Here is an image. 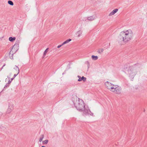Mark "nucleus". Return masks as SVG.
I'll use <instances>...</instances> for the list:
<instances>
[{
    "mask_svg": "<svg viewBox=\"0 0 147 147\" xmlns=\"http://www.w3.org/2000/svg\"><path fill=\"white\" fill-rule=\"evenodd\" d=\"M118 10V9H114L109 14V16H111L114 15Z\"/></svg>",
    "mask_w": 147,
    "mask_h": 147,
    "instance_id": "nucleus-6",
    "label": "nucleus"
},
{
    "mask_svg": "<svg viewBox=\"0 0 147 147\" xmlns=\"http://www.w3.org/2000/svg\"><path fill=\"white\" fill-rule=\"evenodd\" d=\"M9 84H8V83H7V84H6V85L4 87V88L3 89V90H2V91H3L4 89H6V88L7 87H9V85H8Z\"/></svg>",
    "mask_w": 147,
    "mask_h": 147,
    "instance_id": "nucleus-25",
    "label": "nucleus"
},
{
    "mask_svg": "<svg viewBox=\"0 0 147 147\" xmlns=\"http://www.w3.org/2000/svg\"><path fill=\"white\" fill-rule=\"evenodd\" d=\"M44 138V135H41V137L39 139V141L41 142V141Z\"/></svg>",
    "mask_w": 147,
    "mask_h": 147,
    "instance_id": "nucleus-23",
    "label": "nucleus"
},
{
    "mask_svg": "<svg viewBox=\"0 0 147 147\" xmlns=\"http://www.w3.org/2000/svg\"><path fill=\"white\" fill-rule=\"evenodd\" d=\"M15 66H16V70H18V73H17V74H14V76H13V78H14L18 75V74L19 73V68L18 67V66H17L16 65H15Z\"/></svg>",
    "mask_w": 147,
    "mask_h": 147,
    "instance_id": "nucleus-12",
    "label": "nucleus"
},
{
    "mask_svg": "<svg viewBox=\"0 0 147 147\" xmlns=\"http://www.w3.org/2000/svg\"><path fill=\"white\" fill-rule=\"evenodd\" d=\"M86 77H84V76H82V77L79 78L78 79V81L80 82L82 80L83 82H85L86 80Z\"/></svg>",
    "mask_w": 147,
    "mask_h": 147,
    "instance_id": "nucleus-7",
    "label": "nucleus"
},
{
    "mask_svg": "<svg viewBox=\"0 0 147 147\" xmlns=\"http://www.w3.org/2000/svg\"><path fill=\"white\" fill-rule=\"evenodd\" d=\"M92 58L93 60H96L98 59V57L97 56H94V55H92Z\"/></svg>",
    "mask_w": 147,
    "mask_h": 147,
    "instance_id": "nucleus-13",
    "label": "nucleus"
},
{
    "mask_svg": "<svg viewBox=\"0 0 147 147\" xmlns=\"http://www.w3.org/2000/svg\"><path fill=\"white\" fill-rule=\"evenodd\" d=\"M8 108H10V109H11L13 110V107H9V106L8 107Z\"/></svg>",
    "mask_w": 147,
    "mask_h": 147,
    "instance_id": "nucleus-29",
    "label": "nucleus"
},
{
    "mask_svg": "<svg viewBox=\"0 0 147 147\" xmlns=\"http://www.w3.org/2000/svg\"><path fill=\"white\" fill-rule=\"evenodd\" d=\"M117 40L120 44H122L123 42H126L129 40L128 33H125L121 32L118 36Z\"/></svg>",
    "mask_w": 147,
    "mask_h": 147,
    "instance_id": "nucleus-2",
    "label": "nucleus"
},
{
    "mask_svg": "<svg viewBox=\"0 0 147 147\" xmlns=\"http://www.w3.org/2000/svg\"><path fill=\"white\" fill-rule=\"evenodd\" d=\"M78 77L79 78L81 77L80 76H78Z\"/></svg>",
    "mask_w": 147,
    "mask_h": 147,
    "instance_id": "nucleus-31",
    "label": "nucleus"
},
{
    "mask_svg": "<svg viewBox=\"0 0 147 147\" xmlns=\"http://www.w3.org/2000/svg\"><path fill=\"white\" fill-rule=\"evenodd\" d=\"M109 45H110V43H109Z\"/></svg>",
    "mask_w": 147,
    "mask_h": 147,
    "instance_id": "nucleus-36",
    "label": "nucleus"
},
{
    "mask_svg": "<svg viewBox=\"0 0 147 147\" xmlns=\"http://www.w3.org/2000/svg\"><path fill=\"white\" fill-rule=\"evenodd\" d=\"M95 19V18L93 16H90L87 17L88 20L90 21H92Z\"/></svg>",
    "mask_w": 147,
    "mask_h": 147,
    "instance_id": "nucleus-10",
    "label": "nucleus"
},
{
    "mask_svg": "<svg viewBox=\"0 0 147 147\" xmlns=\"http://www.w3.org/2000/svg\"><path fill=\"white\" fill-rule=\"evenodd\" d=\"M16 38L15 37H10L9 38V40L11 42H13L15 40Z\"/></svg>",
    "mask_w": 147,
    "mask_h": 147,
    "instance_id": "nucleus-11",
    "label": "nucleus"
},
{
    "mask_svg": "<svg viewBox=\"0 0 147 147\" xmlns=\"http://www.w3.org/2000/svg\"><path fill=\"white\" fill-rule=\"evenodd\" d=\"M14 105L12 103V102H9V107H14Z\"/></svg>",
    "mask_w": 147,
    "mask_h": 147,
    "instance_id": "nucleus-24",
    "label": "nucleus"
},
{
    "mask_svg": "<svg viewBox=\"0 0 147 147\" xmlns=\"http://www.w3.org/2000/svg\"><path fill=\"white\" fill-rule=\"evenodd\" d=\"M8 3L11 5H13V2L11 0H9L8 1Z\"/></svg>",
    "mask_w": 147,
    "mask_h": 147,
    "instance_id": "nucleus-19",
    "label": "nucleus"
},
{
    "mask_svg": "<svg viewBox=\"0 0 147 147\" xmlns=\"http://www.w3.org/2000/svg\"><path fill=\"white\" fill-rule=\"evenodd\" d=\"M41 147H46L45 146H41Z\"/></svg>",
    "mask_w": 147,
    "mask_h": 147,
    "instance_id": "nucleus-33",
    "label": "nucleus"
},
{
    "mask_svg": "<svg viewBox=\"0 0 147 147\" xmlns=\"http://www.w3.org/2000/svg\"><path fill=\"white\" fill-rule=\"evenodd\" d=\"M49 140H46L42 141L43 144H47L48 143Z\"/></svg>",
    "mask_w": 147,
    "mask_h": 147,
    "instance_id": "nucleus-20",
    "label": "nucleus"
},
{
    "mask_svg": "<svg viewBox=\"0 0 147 147\" xmlns=\"http://www.w3.org/2000/svg\"><path fill=\"white\" fill-rule=\"evenodd\" d=\"M5 64H4L2 66V67L1 69V70L3 68V67H4L5 66Z\"/></svg>",
    "mask_w": 147,
    "mask_h": 147,
    "instance_id": "nucleus-30",
    "label": "nucleus"
},
{
    "mask_svg": "<svg viewBox=\"0 0 147 147\" xmlns=\"http://www.w3.org/2000/svg\"><path fill=\"white\" fill-rule=\"evenodd\" d=\"M7 78H9L8 76H7Z\"/></svg>",
    "mask_w": 147,
    "mask_h": 147,
    "instance_id": "nucleus-34",
    "label": "nucleus"
},
{
    "mask_svg": "<svg viewBox=\"0 0 147 147\" xmlns=\"http://www.w3.org/2000/svg\"><path fill=\"white\" fill-rule=\"evenodd\" d=\"M129 34H130V36H131L130 37H129V40L131 38V37H132L133 36L132 31L131 30H129Z\"/></svg>",
    "mask_w": 147,
    "mask_h": 147,
    "instance_id": "nucleus-17",
    "label": "nucleus"
},
{
    "mask_svg": "<svg viewBox=\"0 0 147 147\" xmlns=\"http://www.w3.org/2000/svg\"><path fill=\"white\" fill-rule=\"evenodd\" d=\"M82 31L81 30H79L78 32H77L76 34H78V37H79L80 36V35L82 34Z\"/></svg>",
    "mask_w": 147,
    "mask_h": 147,
    "instance_id": "nucleus-14",
    "label": "nucleus"
},
{
    "mask_svg": "<svg viewBox=\"0 0 147 147\" xmlns=\"http://www.w3.org/2000/svg\"><path fill=\"white\" fill-rule=\"evenodd\" d=\"M74 104L77 110L79 111L83 112L85 115L93 116V113L90 111L88 107H85V104L83 100H78L77 104Z\"/></svg>",
    "mask_w": 147,
    "mask_h": 147,
    "instance_id": "nucleus-1",
    "label": "nucleus"
},
{
    "mask_svg": "<svg viewBox=\"0 0 147 147\" xmlns=\"http://www.w3.org/2000/svg\"><path fill=\"white\" fill-rule=\"evenodd\" d=\"M129 77L131 81H133L134 76L136 74V67H129Z\"/></svg>",
    "mask_w": 147,
    "mask_h": 147,
    "instance_id": "nucleus-3",
    "label": "nucleus"
},
{
    "mask_svg": "<svg viewBox=\"0 0 147 147\" xmlns=\"http://www.w3.org/2000/svg\"><path fill=\"white\" fill-rule=\"evenodd\" d=\"M13 110V109H10V108H8L6 113H9Z\"/></svg>",
    "mask_w": 147,
    "mask_h": 147,
    "instance_id": "nucleus-18",
    "label": "nucleus"
},
{
    "mask_svg": "<svg viewBox=\"0 0 147 147\" xmlns=\"http://www.w3.org/2000/svg\"><path fill=\"white\" fill-rule=\"evenodd\" d=\"M107 87L108 89H109L111 91V90H112V88H113V87H112V84L110 85H107Z\"/></svg>",
    "mask_w": 147,
    "mask_h": 147,
    "instance_id": "nucleus-16",
    "label": "nucleus"
},
{
    "mask_svg": "<svg viewBox=\"0 0 147 147\" xmlns=\"http://www.w3.org/2000/svg\"><path fill=\"white\" fill-rule=\"evenodd\" d=\"M20 42L19 40H17L16 42V44L14 45L13 46L12 49H11V51L9 52V58L11 59H13V53H11V51H12V50L13 49V48L14 49V48L16 47V46L18 47V45L19 44Z\"/></svg>",
    "mask_w": 147,
    "mask_h": 147,
    "instance_id": "nucleus-4",
    "label": "nucleus"
},
{
    "mask_svg": "<svg viewBox=\"0 0 147 147\" xmlns=\"http://www.w3.org/2000/svg\"><path fill=\"white\" fill-rule=\"evenodd\" d=\"M14 79V78H12L11 79V80L10 81V80H9L8 82V84H9L11 83V81L13 80Z\"/></svg>",
    "mask_w": 147,
    "mask_h": 147,
    "instance_id": "nucleus-26",
    "label": "nucleus"
},
{
    "mask_svg": "<svg viewBox=\"0 0 147 147\" xmlns=\"http://www.w3.org/2000/svg\"><path fill=\"white\" fill-rule=\"evenodd\" d=\"M128 30H127V32H128Z\"/></svg>",
    "mask_w": 147,
    "mask_h": 147,
    "instance_id": "nucleus-35",
    "label": "nucleus"
},
{
    "mask_svg": "<svg viewBox=\"0 0 147 147\" xmlns=\"http://www.w3.org/2000/svg\"><path fill=\"white\" fill-rule=\"evenodd\" d=\"M71 40L70 39H69L67 40H66L65 41H64L63 43V45H64L65 44L71 41Z\"/></svg>",
    "mask_w": 147,
    "mask_h": 147,
    "instance_id": "nucleus-15",
    "label": "nucleus"
},
{
    "mask_svg": "<svg viewBox=\"0 0 147 147\" xmlns=\"http://www.w3.org/2000/svg\"><path fill=\"white\" fill-rule=\"evenodd\" d=\"M49 49V48H47L45 51L44 52V53H43V58L44 57L45 55H46V54L47 53V52H48V50Z\"/></svg>",
    "mask_w": 147,
    "mask_h": 147,
    "instance_id": "nucleus-21",
    "label": "nucleus"
},
{
    "mask_svg": "<svg viewBox=\"0 0 147 147\" xmlns=\"http://www.w3.org/2000/svg\"><path fill=\"white\" fill-rule=\"evenodd\" d=\"M87 62L88 63V65H89V62L88 61H87Z\"/></svg>",
    "mask_w": 147,
    "mask_h": 147,
    "instance_id": "nucleus-32",
    "label": "nucleus"
},
{
    "mask_svg": "<svg viewBox=\"0 0 147 147\" xmlns=\"http://www.w3.org/2000/svg\"><path fill=\"white\" fill-rule=\"evenodd\" d=\"M121 92V88L119 87L118 88H117L115 90V91L114 92L117 94H119Z\"/></svg>",
    "mask_w": 147,
    "mask_h": 147,
    "instance_id": "nucleus-5",
    "label": "nucleus"
},
{
    "mask_svg": "<svg viewBox=\"0 0 147 147\" xmlns=\"http://www.w3.org/2000/svg\"><path fill=\"white\" fill-rule=\"evenodd\" d=\"M63 45V43H62L61 45H58L57 46V48H60Z\"/></svg>",
    "mask_w": 147,
    "mask_h": 147,
    "instance_id": "nucleus-28",
    "label": "nucleus"
},
{
    "mask_svg": "<svg viewBox=\"0 0 147 147\" xmlns=\"http://www.w3.org/2000/svg\"><path fill=\"white\" fill-rule=\"evenodd\" d=\"M107 84H108V85H110V84H111L108 82H107L105 83V85H106V86H107Z\"/></svg>",
    "mask_w": 147,
    "mask_h": 147,
    "instance_id": "nucleus-27",
    "label": "nucleus"
},
{
    "mask_svg": "<svg viewBox=\"0 0 147 147\" xmlns=\"http://www.w3.org/2000/svg\"><path fill=\"white\" fill-rule=\"evenodd\" d=\"M103 49H99L97 52L98 53L101 54V53L103 51Z\"/></svg>",
    "mask_w": 147,
    "mask_h": 147,
    "instance_id": "nucleus-22",
    "label": "nucleus"
},
{
    "mask_svg": "<svg viewBox=\"0 0 147 147\" xmlns=\"http://www.w3.org/2000/svg\"><path fill=\"white\" fill-rule=\"evenodd\" d=\"M112 87H113L112 88V90H111V91L113 92L115 91V90L117 88H118L119 86L117 85H112Z\"/></svg>",
    "mask_w": 147,
    "mask_h": 147,
    "instance_id": "nucleus-9",
    "label": "nucleus"
},
{
    "mask_svg": "<svg viewBox=\"0 0 147 147\" xmlns=\"http://www.w3.org/2000/svg\"><path fill=\"white\" fill-rule=\"evenodd\" d=\"M123 70L125 71H129V67L127 64H125L123 67Z\"/></svg>",
    "mask_w": 147,
    "mask_h": 147,
    "instance_id": "nucleus-8",
    "label": "nucleus"
}]
</instances>
